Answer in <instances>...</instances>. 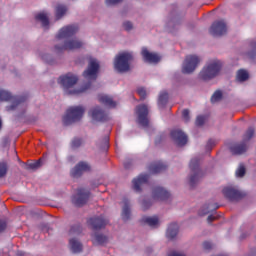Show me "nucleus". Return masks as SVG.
<instances>
[{
	"label": "nucleus",
	"instance_id": "obj_1",
	"mask_svg": "<svg viewBox=\"0 0 256 256\" xmlns=\"http://www.w3.org/2000/svg\"><path fill=\"white\" fill-rule=\"evenodd\" d=\"M99 73V62L97 60H91L88 64V68L83 72V77L88 81L80 90H69L73 85H77L79 78L73 73H67L64 76H60L58 83L61 84L67 95H79V93H85L87 89H91V83L97 81V75Z\"/></svg>",
	"mask_w": 256,
	"mask_h": 256
},
{
	"label": "nucleus",
	"instance_id": "obj_2",
	"mask_svg": "<svg viewBox=\"0 0 256 256\" xmlns=\"http://www.w3.org/2000/svg\"><path fill=\"white\" fill-rule=\"evenodd\" d=\"M222 67L223 65L219 60L208 62L200 71L199 77L202 81H211V79H215L221 73Z\"/></svg>",
	"mask_w": 256,
	"mask_h": 256
},
{
	"label": "nucleus",
	"instance_id": "obj_3",
	"mask_svg": "<svg viewBox=\"0 0 256 256\" xmlns=\"http://www.w3.org/2000/svg\"><path fill=\"white\" fill-rule=\"evenodd\" d=\"M85 115V107L83 106H72L67 109L65 116L63 117L64 125H71L72 123H77L81 121Z\"/></svg>",
	"mask_w": 256,
	"mask_h": 256
},
{
	"label": "nucleus",
	"instance_id": "obj_4",
	"mask_svg": "<svg viewBox=\"0 0 256 256\" xmlns=\"http://www.w3.org/2000/svg\"><path fill=\"white\" fill-rule=\"evenodd\" d=\"M133 61V54L129 52H122L116 56L114 61V67L118 73H127L130 69L129 63Z\"/></svg>",
	"mask_w": 256,
	"mask_h": 256
},
{
	"label": "nucleus",
	"instance_id": "obj_5",
	"mask_svg": "<svg viewBox=\"0 0 256 256\" xmlns=\"http://www.w3.org/2000/svg\"><path fill=\"white\" fill-rule=\"evenodd\" d=\"M0 101H12V104L6 107L7 111H15L21 103L27 101V96H13L9 91L0 89Z\"/></svg>",
	"mask_w": 256,
	"mask_h": 256
},
{
	"label": "nucleus",
	"instance_id": "obj_6",
	"mask_svg": "<svg viewBox=\"0 0 256 256\" xmlns=\"http://www.w3.org/2000/svg\"><path fill=\"white\" fill-rule=\"evenodd\" d=\"M253 135H255V129L253 127L248 128L243 136V142L230 147L232 155H243V153H246L247 141H251V139H253Z\"/></svg>",
	"mask_w": 256,
	"mask_h": 256
},
{
	"label": "nucleus",
	"instance_id": "obj_7",
	"mask_svg": "<svg viewBox=\"0 0 256 256\" xmlns=\"http://www.w3.org/2000/svg\"><path fill=\"white\" fill-rule=\"evenodd\" d=\"M189 167L192 173L189 179V185L190 187H195L197 182L201 180V177H203V171L199 168V158H193L190 161Z\"/></svg>",
	"mask_w": 256,
	"mask_h": 256
},
{
	"label": "nucleus",
	"instance_id": "obj_8",
	"mask_svg": "<svg viewBox=\"0 0 256 256\" xmlns=\"http://www.w3.org/2000/svg\"><path fill=\"white\" fill-rule=\"evenodd\" d=\"M201 63V59L197 55H188L186 56L184 63L182 65V73L189 75L193 73Z\"/></svg>",
	"mask_w": 256,
	"mask_h": 256
},
{
	"label": "nucleus",
	"instance_id": "obj_9",
	"mask_svg": "<svg viewBox=\"0 0 256 256\" xmlns=\"http://www.w3.org/2000/svg\"><path fill=\"white\" fill-rule=\"evenodd\" d=\"M209 33L212 37H223V35H227V23L224 20L214 21L209 29Z\"/></svg>",
	"mask_w": 256,
	"mask_h": 256
},
{
	"label": "nucleus",
	"instance_id": "obj_10",
	"mask_svg": "<svg viewBox=\"0 0 256 256\" xmlns=\"http://www.w3.org/2000/svg\"><path fill=\"white\" fill-rule=\"evenodd\" d=\"M83 47V42L77 38L65 41L64 45L55 46L56 53H62V51H74V49H81Z\"/></svg>",
	"mask_w": 256,
	"mask_h": 256
},
{
	"label": "nucleus",
	"instance_id": "obj_11",
	"mask_svg": "<svg viewBox=\"0 0 256 256\" xmlns=\"http://www.w3.org/2000/svg\"><path fill=\"white\" fill-rule=\"evenodd\" d=\"M91 196V192L89 190H85V188H79L77 190V194L72 197V203L76 207H83L89 201V197Z\"/></svg>",
	"mask_w": 256,
	"mask_h": 256
},
{
	"label": "nucleus",
	"instance_id": "obj_12",
	"mask_svg": "<svg viewBox=\"0 0 256 256\" xmlns=\"http://www.w3.org/2000/svg\"><path fill=\"white\" fill-rule=\"evenodd\" d=\"M136 115H138V123L141 127H149V119L147 116L149 115V108L147 105L142 104L136 107Z\"/></svg>",
	"mask_w": 256,
	"mask_h": 256
},
{
	"label": "nucleus",
	"instance_id": "obj_13",
	"mask_svg": "<svg viewBox=\"0 0 256 256\" xmlns=\"http://www.w3.org/2000/svg\"><path fill=\"white\" fill-rule=\"evenodd\" d=\"M222 193L228 201H241L243 197H245V193L233 188V187H226L222 190Z\"/></svg>",
	"mask_w": 256,
	"mask_h": 256
},
{
	"label": "nucleus",
	"instance_id": "obj_14",
	"mask_svg": "<svg viewBox=\"0 0 256 256\" xmlns=\"http://www.w3.org/2000/svg\"><path fill=\"white\" fill-rule=\"evenodd\" d=\"M79 31V27L77 25H68L60 29L57 34V39H70Z\"/></svg>",
	"mask_w": 256,
	"mask_h": 256
},
{
	"label": "nucleus",
	"instance_id": "obj_15",
	"mask_svg": "<svg viewBox=\"0 0 256 256\" xmlns=\"http://www.w3.org/2000/svg\"><path fill=\"white\" fill-rule=\"evenodd\" d=\"M91 171V165L87 162H79L72 170H71V176L74 177V179H78V177H81L83 173H87Z\"/></svg>",
	"mask_w": 256,
	"mask_h": 256
},
{
	"label": "nucleus",
	"instance_id": "obj_16",
	"mask_svg": "<svg viewBox=\"0 0 256 256\" xmlns=\"http://www.w3.org/2000/svg\"><path fill=\"white\" fill-rule=\"evenodd\" d=\"M170 136L178 147H184V145H187V141H189L186 134H184L181 130H172Z\"/></svg>",
	"mask_w": 256,
	"mask_h": 256
},
{
	"label": "nucleus",
	"instance_id": "obj_17",
	"mask_svg": "<svg viewBox=\"0 0 256 256\" xmlns=\"http://www.w3.org/2000/svg\"><path fill=\"white\" fill-rule=\"evenodd\" d=\"M152 197L155 201H167L171 197V193L163 187L156 186L152 190Z\"/></svg>",
	"mask_w": 256,
	"mask_h": 256
},
{
	"label": "nucleus",
	"instance_id": "obj_18",
	"mask_svg": "<svg viewBox=\"0 0 256 256\" xmlns=\"http://www.w3.org/2000/svg\"><path fill=\"white\" fill-rule=\"evenodd\" d=\"M109 223V220H107L103 216L99 217H93L88 220V225L92 227L93 231H98V229H103Z\"/></svg>",
	"mask_w": 256,
	"mask_h": 256
},
{
	"label": "nucleus",
	"instance_id": "obj_19",
	"mask_svg": "<svg viewBox=\"0 0 256 256\" xmlns=\"http://www.w3.org/2000/svg\"><path fill=\"white\" fill-rule=\"evenodd\" d=\"M147 181H149V175L147 174H140L137 178H134L132 181L134 191L141 193V187H143Z\"/></svg>",
	"mask_w": 256,
	"mask_h": 256
},
{
	"label": "nucleus",
	"instance_id": "obj_20",
	"mask_svg": "<svg viewBox=\"0 0 256 256\" xmlns=\"http://www.w3.org/2000/svg\"><path fill=\"white\" fill-rule=\"evenodd\" d=\"M141 55L146 63H159L161 61L157 54L149 52L147 48H142Z\"/></svg>",
	"mask_w": 256,
	"mask_h": 256
},
{
	"label": "nucleus",
	"instance_id": "obj_21",
	"mask_svg": "<svg viewBox=\"0 0 256 256\" xmlns=\"http://www.w3.org/2000/svg\"><path fill=\"white\" fill-rule=\"evenodd\" d=\"M89 114L94 121H107V114L99 106L93 108Z\"/></svg>",
	"mask_w": 256,
	"mask_h": 256
},
{
	"label": "nucleus",
	"instance_id": "obj_22",
	"mask_svg": "<svg viewBox=\"0 0 256 256\" xmlns=\"http://www.w3.org/2000/svg\"><path fill=\"white\" fill-rule=\"evenodd\" d=\"M98 101L102 103V105H105V107H109V109H115L117 107V102L109 95L99 94Z\"/></svg>",
	"mask_w": 256,
	"mask_h": 256
},
{
	"label": "nucleus",
	"instance_id": "obj_23",
	"mask_svg": "<svg viewBox=\"0 0 256 256\" xmlns=\"http://www.w3.org/2000/svg\"><path fill=\"white\" fill-rule=\"evenodd\" d=\"M122 203L124 205L122 208V219L123 221H129V219H131V205L129 199L124 198Z\"/></svg>",
	"mask_w": 256,
	"mask_h": 256
},
{
	"label": "nucleus",
	"instance_id": "obj_24",
	"mask_svg": "<svg viewBox=\"0 0 256 256\" xmlns=\"http://www.w3.org/2000/svg\"><path fill=\"white\" fill-rule=\"evenodd\" d=\"M150 173L157 174L163 173L167 169V166L163 162H153L148 167Z\"/></svg>",
	"mask_w": 256,
	"mask_h": 256
},
{
	"label": "nucleus",
	"instance_id": "obj_25",
	"mask_svg": "<svg viewBox=\"0 0 256 256\" xmlns=\"http://www.w3.org/2000/svg\"><path fill=\"white\" fill-rule=\"evenodd\" d=\"M179 233V225L177 223H172L168 226L166 237L167 239H175Z\"/></svg>",
	"mask_w": 256,
	"mask_h": 256
},
{
	"label": "nucleus",
	"instance_id": "obj_26",
	"mask_svg": "<svg viewBox=\"0 0 256 256\" xmlns=\"http://www.w3.org/2000/svg\"><path fill=\"white\" fill-rule=\"evenodd\" d=\"M69 245L72 253H81L83 251V244L75 238L70 239Z\"/></svg>",
	"mask_w": 256,
	"mask_h": 256
},
{
	"label": "nucleus",
	"instance_id": "obj_27",
	"mask_svg": "<svg viewBox=\"0 0 256 256\" xmlns=\"http://www.w3.org/2000/svg\"><path fill=\"white\" fill-rule=\"evenodd\" d=\"M142 223H146V225H149V227H157V225H159V217H157V216H153V217L144 216L142 218Z\"/></svg>",
	"mask_w": 256,
	"mask_h": 256
},
{
	"label": "nucleus",
	"instance_id": "obj_28",
	"mask_svg": "<svg viewBox=\"0 0 256 256\" xmlns=\"http://www.w3.org/2000/svg\"><path fill=\"white\" fill-rule=\"evenodd\" d=\"M36 21H40L42 27H49V18L44 12H40L35 16Z\"/></svg>",
	"mask_w": 256,
	"mask_h": 256
},
{
	"label": "nucleus",
	"instance_id": "obj_29",
	"mask_svg": "<svg viewBox=\"0 0 256 256\" xmlns=\"http://www.w3.org/2000/svg\"><path fill=\"white\" fill-rule=\"evenodd\" d=\"M93 243L94 245H105V243H107V236L103 234H94Z\"/></svg>",
	"mask_w": 256,
	"mask_h": 256
},
{
	"label": "nucleus",
	"instance_id": "obj_30",
	"mask_svg": "<svg viewBox=\"0 0 256 256\" xmlns=\"http://www.w3.org/2000/svg\"><path fill=\"white\" fill-rule=\"evenodd\" d=\"M67 13V6L63 4H58L56 7V19L59 20Z\"/></svg>",
	"mask_w": 256,
	"mask_h": 256
},
{
	"label": "nucleus",
	"instance_id": "obj_31",
	"mask_svg": "<svg viewBox=\"0 0 256 256\" xmlns=\"http://www.w3.org/2000/svg\"><path fill=\"white\" fill-rule=\"evenodd\" d=\"M167 101H169V93L162 92L158 98V105L165 107V105H167Z\"/></svg>",
	"mask_w": 256,
	"mask_h": 256
},
{
	"label": "nucleus",
	"instance_id": "obj_32",
	"mask_svg": "<svg viewBox=\"0 0 256 256\" xmlns=\"http://www.w3.org/2000/svg\"><path fill=\"white\" fill-rule=\"evenodd\" d=\"M237 79L238 81H247V79H249V73L244 70V69H240L238 72H237Z\"/></svg>",
	"mask_w": 256,
	"mask_h": 256
},
{
	"label": "nucleus",
	"instance_id": "obj_33",
	"mask_svg": "<svg viewBox=\"0 0 256 256\" xmlns=\"http://www.w3.org/2000/svg\"><path fill=\"white\" fill-rule=\"evenodd\" d=\"M82 231H83V228L81 227V224H76L71 226L69 235H80Z\"/></svg>",
	"mask_w": 256,
	"mask_h": 256
},
{
	"label": "nucleus",
	"instance_id": "obj_34",
	"mask_svg": "<svg viewBox=\"0 0 256 256\" xmlns=\"http://www.w3.org/2000/svg\"><path fill=\"white\" fill-rule=\"evenodd\" d=\"M221 99H223V92L217 90L211 97V103H217V101H221Z\"/></svg>",
	"mask_w": 256,
	"mask_h": 256
},
{
	"label": "nucleus",
	"instance_id": "obj_35",
	"mask_svg": "<svg viewBox=\"0 0 256 256\" xmlns=\"http://www.w3.org/2000/svg\"><path fill=\"white\" fill-rule=\"evenodd\" d=\"M39 167H41V160H38L36 162H32V163L28 164L26 169L28 171H37V169H39Z\"/></svg>",
	"mask_w": 256,
	"mask_h": 256
},
{
	"label": "nucleus",
	"instance_id": "obj_36",
	"mask_svg": "<svg viewBox=\"0 0 256 256\" xmlns=\"http://www.w3.org/2000/svg\"><path fill=\"white\" fill-rule=\"evenodd\" d=\"M81 145H83V139L81 138H74L71 142L72 149H79Z\"/></svg>",
	"mask_w": 256,
	"mask_h": 256
},
{
	"label": "nucleus",
	"instance_id": "obj_37",
	"mask_svg": "<svg viewBox=\"0 0 256 256\" xmlns=\"http://www.w3.org/2000/svg\"><path fill=\"white\" fill-rule=\"evenodd\" d=\"M8 169L9 168L5 162H0V179H2V177H5V175H7Z\"/></svg>",
	"mask_w": 256,
	"mask_h": 256
},
{
	"label": "nucleus",
	"instance_id": "obj_38",
	"mask_svg": "<svg viewBox=\"0 0 256 256\" xmlns=\"http://www.w3.org/2000/svg\"><path fill=\"white\" fill-rule=\"evenodd\" d=\"M246 169L245 165L240 164L238 169L236 170V177H245Z\"/></svg>",
	"mask_w": 256,
	"mask_h": 256
},
{
	"label": "nucleus",
	"instance_id": "obj_39",
	"mask_svg": "<svg viewBox=\"0 0 256 256\" xmlns=\"http://www.w3.org/2000/svg\"><path fill=\"white\" fill-rule=\"evenodd\" d=\"M137 93H138L141 101H144V99L147 98V90H145V88H143V87L138 88Z\"/></svg>",
	"mask_w": 256,
	"mask_h": 256
},
{
	"label": "nucleus",
	"instance_id": "obj_40",
	"mask_svg": "<svg viewBox=\"0 0 256 256\" xmlns=\"http://www.w3.org/2000/svg\"><path fill=\"white\" fill-rule=\"evenodd\" d=\"M196 127H203V125H205V116L200 115L196 118Z\"/></svg>",
	"mask_w": 256,
	"mask_h": 256
},
{
	"label": "nucleus",
	"instance_id": "obj_41",
	"mask_svg": "<svg viewBox=\"0 0 256 256\" xmlns=\"http://www.w3.org/2000/svg\"><path fill=\"white\" fill-rule=\"evenodd\" d=\"M203 249H204V251H211L213 249V243H211L209 241H205L203 243Z\"/></svg>",
	"mask_w": 256,
	"mask_h": 256
},
{
	"label": "nucleus",
	"instance_id": "obj_42",
	"mask_svg": "<svg viewBox=\"0 0 256 256\" xmlns=\"http://www.w3.org/2000/svg\"><path fill=\"white\" fill-rule=\"evenodd\" d=\"M182 117H183L185 123H189V119H190V117H189V109H184L182 111Z\"/></svg>",
	"mask_w": 256,
	"mask_h": 256
},
{
	"label": "nucleus",
	"instance_id": "obj_43",
	"mask_svg": "<svg viewBox=\"0 0 256 256\" xmlns=\"http://www.w3.org/2000/svg\"><path fill=\"white\" fill-rule=\"evenodd\" d=\"M123 27L125 31H131V29H133V23L126 21L123 23Z\"/></svg>",
	"mask_w": 256,
	"mask_h": 256
},
{
	"label": "nucleus",
	"instance_id": "obj_44",
	"mask_svg": "<svg viewBox=\"0 0 256 256\" xmlns=\"http://www.w3.org/2000/svg\"><path fill=\"white\" fill-rule=\"evenodd\" d=\"M149 207H151V202L147 201V200H144L142 202V209H143V211H147V209H149Z\"/></svg>",
	"mask_w": 256,
	"mask_h": 256
},
{
	"label": "nucleus",
	"instance_id": "obj_45",
	"mask_svg": "<svg viewBox=\"0 0 256 256\" xmlns=\"http://www.w3.org/2000/svg\"><path fill=\"white\" fill-rule=\"evenodd\" d=\"M7 229V221L5 220H0V233H3Z\"/></svg>",
	"mask_w": 256,
	"mask_h": 256
},
{
	"label": "nucleus",
	"instance_id": "obj_46",
	"mask_svg": "<svg viewBox=\"0 0 256 256\" xmlns=\"http://www.w3.org/2000/svg\"><path fill=\"white\" fill-rule=\"evenodd\" d=\"M123 0H106V5H117L121 3Z\"/></svg>",
	"mask_w": 256,
	"mask_h": 256
},
{
	"label": "nucleus",
	"instance_id": "obj_47",
	"mask_svg": "<svg viewBox=\"0 0 256 256\" xmlns=\"http://www.w3.org/2000/svg\"><path fill=\"white\" fill-rule=\"evenodd\" d=\"M210 209H211V205L208 204L205 209H202V211H200V215H207Z\"/></svg>",
	"mask_w": 256,
	"mask_h": 256
},
{
	"label": "nucleus",
	"instance_id": "obj_48",
	"mask_svg": "<svg viewBox=\"0 0 256 256\" xmlns=\"http://www.w3.org/2000/svg\"><path fill=\"white\" fill-rule=\"evenodd\" d=\"M168 256H185V254L179 253L177 251H172L168 254Z\"/></svg>",
	"mask_w": 256,
	"mask_h": 256
},
{
	"label": "nucleus",
	"instance_id": "obj_49",
	"mask_svg": "<svg viewBox=\"0 0 256 256\" xmlns=\"http://www.w3.org/2000/svg\"><path fill=\"white\" fill-rule=\"evenodd\" d=\"M217 219V216L209 215L207 218L208 223H213Z\"/></svg>",
	"mask_w": 256,
	"mask_h": 256
},
{
	"label": "nucleus",
	"instance_id": "obj_50",
	"mask_svg": "<svg viewBox=\"0 0 256 256\" xmlns=\"http://www.w3.org/2000/svg\"><path fill=\"white\" fill-rule=\"evenodd\" d=\"M214 145H215V140L210 139V140H208L206 147H208V148L214 147Z\"/></svg>",
	"mask_w": 256,
	"mask_h": 256
},
{
	"label": "nucleus",
	"instance_id": "obj_51",
	"mask_svg": "<svg viewBox=\"0 0 256 256\" xmlns=\"http://www.w3.org/2000/svg\"><path fill=\"white\" fill-rule=\"evenodd\" d=\"M255 56H256V51L255 50H253L252 52H248L249 59H255Z\"/></svg>",
	"mask_w": 256,
	"mask_h": 256
},
{
	"label": "nucleus",
	"instance_id": "obj_52",
	"mask_svg": "<svg viewBox=\"0 0 256 256\" xmlns=\"http://www.w3.org/2000/svg\"><path fill=\"white\" fill-rule=\"evenodd\" d=\"M250 45H251L252 49H256V42L255 41H252L250 43Z\"/></svg>",
	"mask_w": 256,
	"mask_h": 256
},
{
	"label": "nucleus",
	"instance_id": "obj_53",
	"mask_svg": "<svg viewBox=\"0 0 256 256\" xmlns=\"http://www.w3.org/2000/svg\"><path fill=\"white\" fill-rule=\"evenodd\" d=\"M124 167H125V169H129V164H127V162H125Z\"/></svg>",
	"mask_w": 256,
	"mask_h": 256
},
{
	"label": "nucleus",
	"instance_id": "obj_54",
	"mask_svg": "<svg viewBox=\"0 0 256 256\" xmlns=\"http://www.w3.org/2000/svg\"><path fill=\"white\" fill-rule=\"evenodd\" d=\"M1 126H2V122H1V120H0V129H1Z\"/></svg>",
	"mask_w": 256,
	"mask_h": 256
},
{
	"label": "nucleus",
	"instance_id": "obj_55",
	"mask_svg": "<svg viewBox=\"0 0 256 256\" xmlns=\"http://www.w3.org/2000/svg\"><path fill=\"white\" fill-rule=\"evenodd\" d=\"M214 209H219V206L214 207Z\"/></svg>",
	"mask_w": 256,
	"mask_h": 256
},
{
	"label": "nucleus",
	"instance_id": "obj_56",
	"mask_svg": "<svg viewBox=\"0 0 256 256\" xmlns=\"http://www.w3.org/2000/svg\"><path fill=\"white\" fill-rule=\"evenodd\" d=\"M106 141H109V138H106Z\"/></svg>",
	"mask_w": 256,
	"mask_h": 256
}]
</instances>
